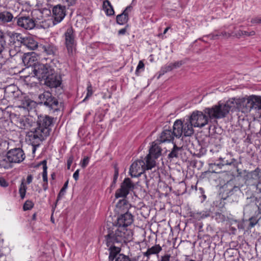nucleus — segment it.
<instances>
[{
  "mask_svg": "<svg viewBox=\"0 0 261 261\" xmlns=\"http://www.w3.org/2000/svg\"><path fill=\"white\" fill-rule=\"evenodd\" d=\"M213 218H215V219L218 222H223L225 220V216L221 213L217 212L215 213V215L212 216Z\"/></svg>",
  "mask_w": 261,
  "mask_h": 261,
  "instance_id": "nucleus-41",
  "label": "nucleus"
},
{
  "mask_svg": "<svg viewBox=\"0 0 261 261\" xmlns=\"http://www.w3.org/2000/svg\"><path fill=\"white\" fill-rule=\"evenodd\" d=\"M87 91V95L86 97L83 100V101H85L87 99H88L89 97L91 96L93 94L92 87L91 84H89L88 86Z\"/></svg>",
  "mask_w": 261,
  "mask_h": 261,
  "instance_id": "nucleus-44",
  "label": "nucleus"
},
{
  "mask_svg": "<svg viewBox=\"0 0 261 261\" xmlns=\"http://www.w3.org/2000/svg\"><path fill=\"white\" fill-rule=\"evenodd\" d=\"M73 157L71 156H70L68 160H67V169H69L70 168V166L72 163V161H73Z\"/></svg>",
  "mask_w": 261,
  "mask_h": 261,
  "instance_id": "nucleus-55",
  "label": "nucleus"
},
{
  "mask_svg": "<svg viewBox=\"0 0 261 261\" xmlns=\"http://www.w3.org/2000/svg\"><path fill=\"white\" fill-rule=\"evenodd\" d=\"M39 103L43 104L49 110L55 112L59 110V102L57 99L54 97L49 92L45 91L40 94L38 97Z\"/></svg>",
  "mask_w": 261,
  "mask_h": 261,
  "instance_id": "nucleus-8",
  "label": "nucleus"
},
{
  "mask_svg": "<svg viewBox=\"0 0 261 261\" xmlns=\"http://www.w3.org/2000/svg\"><path fill=\"white\" fill-rule=\"evenodd\" d=\"M175 129L173 128V130L171 129L165 128L161 133L160 137L157 141L160 143L170 142L174 139L175 137L174 134Z\"/></svg>",
  "mask_w": 261,
  "mask_h": 261,
  "instance_id": "nucleus-18",
  "label": "nucleus"
},
{
  "mask_svg": "<svg viewBox=\"0 0 261 261\" xmlns=\"http://www.w3.org/2000/svg\"><path fill=\"white\" fill-rule=\"evenodd\" d=\"M102 8L107 15H114V10L109 1L105 0L103 2Z\"/></svg>",
  "mask_w": 261,
  "mask_h": 261,
  "instance_id": "nucleus-29",
  "label": "nucleus"
},
{
  "mask_svg": "<svg viewBox=\"0 0 261 261\" xmlns=\"http://www.w3.org/2000/svg\"><path fill=\"white\" fill-rule=\"evenodd\" d=\"M65 45L69 56H73L76 50L75 33L72 27L68 28L64 33Z\"/></svg>",
  "mask_w": 261,
  "mask_h": 261,
  "instance_id": "nucleus-7",
  "label": "nucleus"
},
{
  "mask_svg": "<svg viewBox=\"0 0 261 261\" xmlns=\"http://www.w3.org/2000/svg\"><path fill=\"white\" fill-rule=\"evenodd\" d=\"M162 149L155 142H153L149 149L148 154L152 155L154 158H158L161 155Z\"/></svg>",
  "mask_w": 261,
  "mask_h": 261,
  "instance_id": "nucleus-24",
  "label": "nucleus"
},
{
  "mask_svg": "<svg viewBox=\"0 0 261 261\" xmlns=\"http://www.w3.org/2000/svg\"><path fill=\"white\" fill-rule=\"evenodd\" d=\"M21 59L25 66L28 67L33 66L34 68V66L38 63L36 62L37 59L34 55V53L24 54L22 56Z\"/></svg>",
  "mask_w": 261,
  "mask_h": 261,
  "instance_id": "nucleus-19",
  "label": "nucleus"
},
{
  "mask_svg": "<svg viewBox=\"0 0 261 261\" xmlns=\"http://www.w3.org/2000/svg\"><path fill=\"white\" fill-rule=\"evenodd\" d=\"M19 126L21 129H28L34 126L35 123L33 122L32 118H22L18 122Z\"/></svg>",
  "mask_w": 261,
  "mask_h": 261,
  "instance_id": "nucleus-23",
  "label": "nucleus"
},
{
  "mask_svg": "<svg viewBox=\"0 0 261 261\" xmlns=\"http://www.w3.org/2000/svg\"><path fill=\"white\" fill-rule=\"evenodd\" d=\"M16 37H19V39H18L17 42H15L14 44H17V45L22 44L32 50H34L36 48L39 47V45H38L37 42L31 37L24 38L22 37L20 34H17Z\"/></svg>",
  "mask_w": 261,
  "mask_h": 261,
  "instance_id": "nucleus-15",
  "label": "nucleus"
},
{
  "mask_svg": "<svg viewBox=\"0 0 261 261\" xmlns=\"http://www.w3.org/2000/svg\"><path fill=\"white\" fill-rule=\"evenodd\" d=\"M261 220V214L258 213L255 216L250 217L249 221V227L252 228L257 224Z\"/></svg>",
  "mask_w": 261,
  "mask_h": 261,
  "instance_id": "nucleus-34",
  "label": "nucleus"
},
{
  "mask_svg": "<svg viewBox=\"0 0 261 261\" xmlns=\"http://www.w3.org/2000/svg\"><path fill=\"white\" fill-rule=\"evenodd\" d=\"M32 179H33V176L31 174L29 175L27 178V184H30L32 181Z\"/></svg>",
  "mask_w": 261,
  "mask_h": 261,
  "instance_id": "nucleus-59",
  "label": "nucleus"
},
{
  "mask_svg": "<svg viewBox=\"0 0 261 261\" xmlns=\"http://www.w3.org/2000/svg\"><path fill=\"white\" fill-rule=\"evenodd\" d=\"M144 67V64L143 62L142 61H140L139 62V64L137 67V69L136 70V74L137 75H138L139 70L140 69L143 68Z\"/></svg>",
  "mask_w": 261,
  "mask_h": 261,
  "instance_id": "nucleus-51",
  "label": "nucleus"
},
{
  "mask_svg": "<svg viewBox=\"0 0 261 261\" xmlns=\"http://www.w3.org/2000/svg\"><path fill=\"white\" fill-rule=\"evenodd\" d=\"M34 76L39 81H44L47 77L55 73V69L50 64L37 63L32 70Z\"/></svg>",
  "mask_w": 261,
  "mask_h": 261,
  "instance_id": "nucleus-5",
  "label": "nucleus"
},
{
  "mask_svg": "<svg viewBox=\"0 0 261 261\" xmlns=\"http://www.w3.org/2000/svg\"><path fill=\"white\" fill-rule=\"evenodd\" d=\"M257 206L259 211V213L261 214V197H259Z\"/></svg>",
  "mask_w": 261,
  "mask_h": 261,
  "instance_id": "nucleus-57",
  "label": "nucleus"
},
{
  "mask_svg": "<svg viewBox=\"0 0 261 261\" xmlns=\"http://www.w3.org/2000/svg\"><path fill=\"white\" fill-rule=\"evenodd\" d=\"M259 198L256 197L254 196H251L250 197H247V199L248 200V202L249 203H254L256 205L258 203Z\"/></svg>",
  "mask_w": 261,
  "mask_h": 261,
  "instance_id": "nucleus-46",
  "label": "nucleus"
},
{
  "mask_svg": "<svg viewBox=\"0 0 261 261\" xmlns=\"http://www.w3.org/2000/svg\"><path fill=\"white\" fill-rule=\"evenodd\" d=\"M183 148L182 147H178L174 144L171 152L168 155V158L169 159L178 158L179 155L181 154Z\"/></svg>",
  "mask_w": 261,
  "mask_h": 261,
  "instance_id": "nucleus-27",
  "label": "nucleus"
},
{
  "mask_svg": "<svg viewBox=\"0 0 261 261\" xmlns=\"http://www.w3.org/2000/svg\"><path fill=\"white\" fill-rule=\"evenodd\" d=\"M252 23H261V18L255 17L251 20Z\"/></svg>",
  "mask_w": 261,
  "mask_h": 261,
  "instance_id": "nucleus-53",
  "label": "nucleus"
},
{
  "mask_svg": "<svg viewBox=\"0 0 261 261\" xmlns=\"http://www.w3.org/2000/svg\"><path fill=\"white\" fill-rule=\"evenodd\" d=\"M246 180L251 181L256 185V189H261V171L257 167L254 170L249 172L246 175Z\"/></svg>",
  "mask_w": 261,
  "mask_h": 261,
  "instance_id": "nucleus-14",
  "label": "nucleus"
},
{
  "mask_svg": "<svg viewBox=\"0 0 261 261\" xmlns=\"http://www.w3.org/2000/svg\"><path fill=\"white\" fill-rule=\"evenodd\" d=\"M109 247H110L109 261H113L117 254L119 253L120 249L119 247H116L114 245H110Z\"/></svg>",
  "mask_w": 261,
  "mask_h": 261,
  "instance_id": "nucleus-33",
  "label": "nucleus"
},
{
  "mask_svg": "<svg viewBox=\"0 0 261 261\" xmlns=\"http://www.w3.org/2000/svg\"><path fill=\"white\" fill-rule=\"evenodd\" d=\"M173 69V66H172V63H170L169 65H166L163 68V70L164 72L170 71Z\"/></svg>",
  "mask_w": 261,
  "mask_h": 261,
  "instance_id": "nucleus-48",
  "label": "nucleus"
},
{
  "mask_svg": "<svg viewBox=\"0 0 261 261\" xmlns=\"http://www.w3.org/2000/svg\"><path fill=\"white\" fill-rule=\"evenodd\" d=\"M133 216L128 212L121 215L117 220L116 225L119 227H123L124 230H130L127 227L130 225L133 222Z\"/></svg>",
  "mask_w": 261,
  "mask_h": 261,
  "instance_id": "nucleus-13",
  "label": "nucleus"
},
{
  "mask_svg": "<svg viewBox=\"0 0 261 261\" xmlns=\"http://www.w3.org/2000/svg\"><path fill=\"white\" fill-rule=\"evenodd\" d=\"M42 187L44 191H46L48 189V182H43Z\"/></svg>",
  "mask_w": 261,
  "mask_h": 261,
  "instance_id": "nucleus-62",
  "label": "nucleus"
},
{
  "mask_svg": "<svg viewBox=\"0 0 261 261\" xmlns=\"http://www.w3.org/2000/svg\"><path fill=\"white\" fill-rule=\"evenodd\" d=\"M25 158L23 150L20 148H14L9 150L7 154V156L0 161V166L6 168L7 166L5 163L7 162L10 163H20Z\"/></svg>",
  "mask_w": 261,
  "mask_h": 261,
  "instance_id": "nucleus-6",
  "label": "nucleus"
},
{
  "mask_svg": "<svg viewBox=\"0 0 261 261\" xmlns=\"http://www.w3.org/2000/svg\"><path fill=\"white\" fill-rule=\"evenodd\" d=\"M157 158H153L150 154H147L145 157V166L146 170H150L154 167L156 165L155 159Z\"/></svg>",
  "mask_w": 261,
  "mask_h": 261,
  "instance_id": "nucleus-28",
  "label": "nucleus"
},
{
  "mask_svg": "<svg viewBox=\"0 0 261 261\" xmlns=\"http://www.w3.org/2000/svg\"><path fill=\"white\" fill-rule=\"evenodd\" d=\"M79 171H80V170L79 169H77L76 170L75 172L73 173V177L74 178V179L75 180H77L78 179H79Z\"/></svg>",
  "mask_w": 261,
  "mask_h": 261,
  "instance_id": "nucleus-56",
  "label": "nucleus"
},
{
  "mask_svg": "<svg viewBox=\"0 0 261 261\" xmlns=\"http://www.w3.org/2000/svg\"><path fill=\"white\" fill-rule=\"evenodd\" d=\"M68 180H67L65 182L63 187L60 190V192H59V193L58 194L56 203H57V202L61 199V198L62 197L65 195V193L66 192V189L67 188V187H68ZM56 204H57V203H56Z\"/></svg>",
  "mask_w": 261,
  "mask_h": 261,
  "instance_id": "nucleus-37",
  "label": "nucleus"
},
{
  "mask_svg": "<svg viewBox=\"0 0 261 261\" xmlns=\"http://www.w3.org/2000/svg\"><path fill=\"white\" fill-rule=\"evenodd\" d=\"M65 7L61 5H58L53 8V17L54 20L53 23L54 25L60 22L64 18L65 14Z\"/></svg>",
  "mask_w": 261,
  "mask_h": 261,
  "instance_id": "nucleus-16",
  "label": "nucleus"
},
{
  "mask_svg": "<svg viewBox=\"0 0 261 261\" xmlns=\"http://www.w3.org/2000/svg\"><path fill=\"white\" fill-rule=\"evenodd\" d=\"M183 64L182 61H179L175 62L174 63H172V66H173V69H176L180 67Z\"/></svg>",
  "mask_w": 261,
  "mask_h": 261,
  "instance_id": "nucleus-52",
  "label": "nucleus"
},
{
  "mask_svg": "<svg viewBox=\"0 0 261 261\" xmlns=\"http://www.w3.org/2000/svg\"><path fill=\"white\" fill-rule=\"evenodd\" d=\"M13 14L7 11L0 12V22L3 24L14 21Z\"/></svg>",
  "mask_w": 261,
  "mask_h": 261,
  "instance_id": "nucleus-22",
  "label": "nucleus"
},
{
  "mask_svg": "<svg viewBox=\"0 0 261 261\" xmlns=\"http://www.w3.org/2000/svg\"><path fill=\"white\" fill-rule=\"evenodd\" d=\"M162 249V248L160 245H155L151 248H148L147 251L143 253V255L149 258L151 255L158 254Z\"/></svg>",
  "mask_w": 261,
  "mask_h": 261,
  "instance_id": "nucleus-26",
  "label": "nucleus"
},
{
  "mask_svg": "<svg viewBox=\"0 0 261 261\" xmlns=\"http://www.w3.org/2000/svg\"><path fill=\"white\" fill-rule=\"evenodd\" d=\"M6 60L5 59L3 58V57L0 58V69L2 68L3 65H4L6 63Z\"/></svg>",
  "mask_w": 261,
  "mask_h": 261,
  "instance_id": "nucleus-58",
  "label": "nucleus"
},
{
  "mask_svg": "<svg viewBox=\"0 0 261 261\" xmlns=\"http://www.w3.org/2000/svg\"><path fill=\"white\" fill-rule=\"evenodd\" d=\"M255 110L260 111V117H261V97L260 96L258 100V103H257V105Z\"/></svg>",
  "mask_w": 261,
  "mask_h": 261,
  "instance_id": "nucleus-54",
  "label": "nucleus"
},
{
  "mask_svg": "<svg viewBox=\"0 0 261 261\" xmlns=\"http://www.w3.org/2000/svg\"><path fill=\"white\" fill-rule=\"evenodd\" d=\"M26 190H27L26 186L24 185L23 181H22L20 185V188L19 189L20 196L22 199L24 198V197L25 196V193H26Z\"/></svg>",
  "mask_w": 261,
  "mask_h": 261,
  "instance_id": "nucleus-38",
  "label": "nucleus"
},
{
  "mask_svg": "<svg viewBox=\"0 0 261 261\" xmlns=\"http://www.w3.org/2000/svg\"><path fill=\"white\" fill-rule=\"evenodd\" d=\"M7 145H8V144L6 141L2 142L0 143V146H4L6 147V146H7Z\"/></svg>",
  "mask_w": 261,
  "mask_h": 261,
  "instance_id": "nucleus-64",
  "label": "nucleus"
},
{
  "mask_svg": "<svg viewBox=\"0 0 261 261\" xmlns=\"http://www.w3.org/2000/svg\"><path fill=\"white\" fill-rule=\"evenodd\" d=\"M230 185L229 182H227L226 185H225L223 187V189H225L223 192V195L225 194L226 197H224V199H225L226 197H229L230 196L232 195L235 193H237L240 191V188L239 186H234L232 188H228V186Z\"/></svg>",
  "mask_w": 261,
  "mask_h": 261,
  "instance_id": "nucleus-25",
  "label": "nucleus"
},
{
  "mask_svg": "<svg viewBox=\"0 0 261 261\" xmlns=\"http://www.w3.org/2000/svg\"><path fill=\"white\" fill-rule=\"evenodd\" d=\"M8 38L5 33L0 31V54L7 47L6 40Z\"/></svg>",
  "mask_w": 261,
  "mask_h": 261,
  "instance_id": "nucleus-30",
  "label": "nucleus"
},
{
  "mask_svg": "<svg viewBox=\"0 0 261 261\" xmlns=\"http://www.w3.org/2000/svg\"><path fill=\"white\" fill-rule=\"evenodd\" d=\"M193 126L189 118L184 123L180 119L176 120L173 124L175 137L179 138L182 134L185 137L191 136L194 133Z\"/></svg>",
  "mask_w": 261,
  "mask_h": 261,
  "instance_id": "nucleus-4",
  "label": "nucleus"
},
{
  "mask_svg": "<svg viewBox=\"0 0 261 261\" xmlns=\"http://www.w3.org/2000/svg\"><path fill=\"white\" fill-rule=\"evenodd\" d=\"M53 119V117L46 115H40L38 117L36 127L27 133L26 136L33 146V152H35L40 143L50 135Z\"/></svg>",
  "mask_w": 261,
  "mask_h": 261,
  "instance_id": "nucleus-2",
  "label": "nucleus"
},
{
  "mask_svg": "<svg viewBox=\"0 0 261 261\" xmlns=\"http://www.w3.org/2000/svg\"><path fill=\"white\" fill-rule=\"evenodd\" d=\"M126 28L122 29L118 31V34L119 35H124L126 33Z\"/></svg>",
  "mask_w": 261,
  "mask_h": 261,
  "instance_id": "nucleus-60",
  "label": "nucleus"
},
{
  "mask_svg": "<svg viewBox=\"0 0 261 261\" xmlns=\"http://www.w3.org/2000/svg\"><path fill=\"white\" fill-rule=\"evenodd\" d=\"M39 164L42 165L43 166V181L44 182H48L47 161L46 160H43L42 162H41Z\"/></svg>",
  "mask_w": 261,
  "mask_h": 261,
  "instance_id": "nucleus-35",
  "label": "nucleus"
},
{
  "mask_svg": "<svg viewBox=\"0 0 261 261\" xmlns=\"http://www.w3.org/2000/svg\"><path fill=\"white\" fill-rule=\"evenodd\" d=\"M90 158L88 156H85L81 162V165L83 168H85L88 164Z\"/></svg>",
  "mask_w": 261,
  "mask_h": 261,
  "instance_id": "nucleus-47",
  "label": "nucleus"
},
{
  "mask_svg": "<svg viewBox=\"0 0 261 261\" xmlns=\"http://www.w3.org/2000/svg\"><path fill=\"white\" fill-rule=\"evenodd\" d=\"M76 0H67V2L69 6H72L76 3Z\"/></svg>",
  "mask_w": 261,
  "mask_h": 261,
  "instance_id": "nucleus-61",
  "label": "nucleus"
},
{
  "mask_svg": "<svg viewBox=\"0 0 261 261\" xmlns=\"http://www.w3.org/2000/svg\"><path fill=\"white\" fill-rule=\"evenodd\" d=\"M35 105V103L34 101L30 100V101H26L25 102L23 103V107L24 109H27L28 111H30L31 110L33 106H34Z\"/></svg>",
  "mask_w": 261,
  "mask_h": 261,
  "instance_id": "nucleus-40",
  "label": "nucleus"
},
{
  "mask_svg": "<svg viewBox=\"0 0 261 261\" xmlns=\"http://www.w3.org/2000/svg\"><path fill=\"white\" fill-rule=\"evenodd\" d=\"M133 232L131 230H124L116 225L107 229V234L105 235L107 246L115 244H122L130 241L132 239Z\"/></svg>",
  "mask_w": 261,
  "mask_h": 261,
  "instance_id": "nucleus-3",
  "label": "nucleus"
},
{
  "mask_svg": "<svg viewBox=\"0 0 261 261\" xmlns=\"http://www.w3.org/2000/svg\"><path fill=\"white\" fill-rule=\"evenodd\" d=\"M212 214V212L211 210H206L205 211H202L201 212H197L194 213L193 217L196 219L200 220L202 219H204L205 218L211 217Z\"/></svg>",
  "mask_w": 261,
  "mask_h": 261,
  "instance_id": "nucleus-31",
  "label": "nucleus"
},
{
  "mask_svg": "<svg viewBox=\"0 0 261 261\" xmlns=\"http://www.w3.org/2000/svg\"><path fill=\"white\" fill-rule=\"evenodd\" d=\"M9 185L8 182L2 177H0V186L2 187H7Z\"/></svg>",
  "mask_w": 261,
  "mask_h": 261,
  "instance_id": "nucleus-49",
  "label": "nucleus"
},
{
  "mask_svg": "<svg viewBox=\"0 0 261 261\" xmlns=\"http://www.w3.org/2000/svg\"><path fill=\"white\" fill-rule=\"evenodd\" d=\"M43 81L44 84L50 88H57L60 87L62 82L61 76L56 71L49 76L47 77Z\"/></svg>",
  "mask_w": 261,
  "mask_h": 261,
  "instance_id": "nucleus-17",
  "label": "nucleus"
},
{
  "mask_svg": "<svg viewBox=\"0 0 261 261\" xmlns=\"http://www.w3.org/2000/svg\"><path fill=\"white\" fill-rule=\"evenodd\" d=\"M146 170L145 161L142 160L134 162L129 168V174L132 177H139Z\"/></svg>",
  "mask_w": 261,
  "mask_h": 261,
  "instance_id": "nucleus-12",
  "label": "nucleus"
},
{
  "mask_svg": "<svg viewBox=\"0 0 261 261\" xmlns=\"http://www.w3.org/2000/svg\"><path fill=\"white\" fill-rule=\"evenodd\" d=\"M132 7L130 6H127L122 13L119 14L116 17V21L117 23L120 25H123L126 23L128 19V12L130 11Z\"/></svg>",
  "mask_w": 261,
  "mask_h": 261,
  "instance_id": "nucleus-21",
  "label": "nucleus"
},
{
  "mask_svg": "<svg viewBox=\"0 0 261 261\" xmlns=\"http://www.w3.org/2000/svg\"><path fill=\"white\" fill-rule=\"evenodd\" d=\"M9 56L10 57H14L15 56H21V53H20V48L19 46L16 47V50L13 48V45L10 46V48L9 49Z\"/></svg>",
  "mask_w": 261,
  "mask_h": 261,
  "instance_id": "nucleus-36",
  "label": "nucleus"
},
{
  "mask_svg": "<svg viewBox=\"0 0 261 261\" xmlns=\"http://www.w3.org/2000/svg\"><path fill=\"white\" fill-rule=\"evenodd\" d=\"M255 34V33L254 31H252L250 32H248L245 31L240 30L238 32V35L239 36L246 35V36H254Z\"/></svg>",
  "mask_w": 261,
  "mask_h": 261,
  "instance_id": "nucleus-42",
  "label": "nucleus"
},
{
  "mask_svg": "<svg viewBox=\"0 0 261 261\" xmlns=\"http://www.w3.org/2000/svg\"><path fill=\"white\" fill-rule=\"evenodd\" d=\"M135 185L129 178H125L121 184L120 188L115 193L116 198H125L130 191L134 190Z\"/></svg>",
  "mask_w": 261,
  "mask_h": 261,
  "instance_id": "nucleus-10",
  "label": "nucleus"
},
{
  "mask_svg": "<svg viewBox=\"0 0 261 261\" xmlns=\"http://www.w3.org/2000/svg\"><path fill=\"white\" fill-rule=\"evenodd\" d=\"M260 96L251 95L240 99L239 103L246 112H250L252 109H256Z\"/></svg>",
  "mask_w": 261,
  "mask_h": 261,
  "instance_id": "nucleus-11",
  "label": "nucleus"
},
{
  "mask_svg": "<svg viewBox=\"0 0 261 261\" xmlns=\"http://www.w3.org/2000/svg\"><path fill=\"white\" fill-rule=\"evenodd\" d=\"M14 21L18 27L25 30H32L36 26V20L30 16L18 15L15 17Z\"/></svg>",
  "mask_w": 261,
  "mask_h": 261,
  "instance_id": "nucleus-9",
  "label": "nucleus"
},
{
  "mask_svg": "<svg viewBox=\"0 0 261 261\" xmlns=\"http://www.w3.org/2000/svg\"><path fill=\"white\" fill-rule=\"evenodd\" d=\"M234 100H229L224 105L219 104L212 108H205L203 112L194 111L189 119L194 127H202L208 123V118L213 119L225 117L232 109L235 108Z\"/></svg>",
  "mask_w": 261,
  "mask_h": 261,
  "instance_id": "nucleus-1",
  "label": "nucleus"
},
{
  "mask_svg": "<svg viewBox=\"0 0 261 261\" xmlns=\"http://www.w3.org/2000/svg\"><path fill=\"white\" fill-rule=\"evenodd\" d=\"M115 261H130V258L124 254H120L116 258Z\"/></svg>",
  "mask_w": 261,
  "mask_h": 261,
  "instance_id": "nucleus-45",
  "label": "nucleus"
},
{
  "mask_svg": "<svg viewBox=\"0 0 261 261\" xmlns=\"http://www.w3.org/2000/svg\"><path fill=\"white\" fill-rule=\"evenodd\" d=\"M119 175V168L117 167V165L116 164L114 166V174L113 176V180L111 187L113 186V185H115L118 179V177Z\"/></svg>",
  "mask_w": 261,
  "mask_h": 261,
  "instance_id": "nucleus-39",
  "label": "nucleus"
},
{
  "mask_svg": "<svg viewBox=\"0 0 261 261\" xmlns=\"http://www.w3.org/2000/svg\"><path fill=\"white\" fill-rule=\"evenodd\" d=\"M39 48L47 55L53 56H56L58 51L57 47L52 44H41L39 46Z\"/></svg>",
  "mask_w": 261,
  "mask_h": 261,
  "instance_id": "nucleus-20",
  "label": "nucleus"
},
{
  "mask_svg": "<svg viewBox=\"0 0 261 261\" xmlns=\"http://www.w3.org/2000/svg\"><path fill=\"white\" fill-rule=\"evenodd\" d=\"M169 29H170V28H169V27H167V28H166L165 29V30L164 31L163 33V34H159V37H160V36H163L164 34H165L167 32V31H168V30H169Z\"/></svg>",
  "mask_w": 261,
  "mask_h": 261,
  "instance_id": "nucleus-63",
  "label": "nucleus"
},
{
  "mask_svg": "<svg viewBox=\"0 0 261 261\" xmlns=\"http://www.w3.org/2000/svg\"><path fill=\"white\" fill-rule=\"evenodd\" d=\"M33 203L30 200H27L23 204V209L24 211L31 210L33 207Z\"/></svg>",
  "mask_w": 261,
  "mask_h": 261,
  "instance_id": "nucleus-43",
  "label": "nucleus"
},
{
  "mask_svg": "<svg viewBox=\"0 0 261 261\" xmlns=\"http://www.w3.org/2000/svg\"><path fill=\"white\" fill-rule=\"evenodd\" d=\"M232 163V162H224V163H216L215 162L214 163H211L208 164L209 166V169L211 170L212 172L214 173H217L218 172L216 171V169L215 168V167H218L219 169H221L222 167L224 165H230Z\"/></svg>",
  "mask_w": 261,
  "mask_h": 261,
  "instance_id": "nucleus-32",
  "label": "nucleus"
},
{
  "mask_svg": "<svg viewBox=\"0 0 261 261\" xmlns=\"http://www.w3.org/2000/svg\"><path fill=\"white\" fill-rule=\"evenodd\" d=\"M170 254H165L164 255L162 256L158 261H170Z\"/></svg>",
  "mask_w": 261,
  "mask_h": 261,
  "instance_id": "nucleus-50",
  "label": "nucleus"
}]
</instances>
